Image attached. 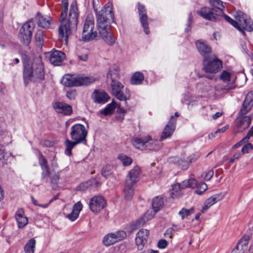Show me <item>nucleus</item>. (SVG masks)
<instances>
[{"label": "nucleus", "mask_w": 253, "mask_h": 253, "mask_svg": "<svg viewBox=\"0 0 253 253\" xmlns=\"http://www.w3.org/2000/svg\"><path fill=\"white\" fill-rule=\"evenodd\" d=\"M39 163L41 166L42 172V177H46L49 175V171L47 166V162L46 160L41 154L38 157Z\"/></svg>", "instance_id": "obj_32"}, {"label": "nucleus", "mask_w": 253, "mask_h": 253, "mask_svg": "<svg viewBox=\"0 0 253 253\" xmlns=\"http://www.w3.org/2000/svg\"><path fill=\"white\" fill-rule=\"evenodd\" d=\"M176 122V119L173 116H171L170 120L164 129L161 135V138L166 139L171 135L175 129Z\"/></svg>", "instance_id": "obj_20"}, {"label": "nucleus", "mask_w": 253, "mask_h": 253, "mask_svg": "<svg viewBox=\"0 0 253 253\" xmlns=\"http://www.w3.org/2000/svg\"><path fill=\"white\" fill-rule=\"evenodd\" d=\"M98 37V33L95 29L82 32V39L84 42H88L95 40Z\"/></svg>", "instance_id": "obj_30"}, {"label": "nucleus", "mask_w": 253, "mask_h": 253, "mask_svg": "<svg viewBox=\"0 0 253 253\" xmlns=\"http://www.w3.org/2000/svg\"><path fill=\"white\" fill-rule=\"evenodd\" d=\"M70 134L72 140L76 141L80 144L86 143L87 131L83 125L76 124L72 126Z\"/></svg>", "instance_id": "obj_7"}, {"label": "nucleus", "mask_w": 253, "mask_h": 253, "mask_svg": "<svg viewBox=\"0 0 253 253\" xmlns=\"http://www.w3.org/2000/svg\"><path fill=\"white\" fill-rule=\"evenodd\" d=\"M237 26L235 28L239 31L244 34V30H245L248 32H251L253 30V22L250 17L244 13L242 11H239L237 12L235 16Z\"/></svg>", "instance_id": "obj_6"}, {"label": "nucleus", "mask_w": 253, "mask_h": 253, "mask_svg": "<svg viewBox=\"0 0 253 253\" xmlns=\"http://www.w3.org/2000/svg\"><path fill=\"white\" fill-rule=\"evenodd\" d=\"M244 115H241L239 113V116L236 120V125L234 126V131L235 133L241 132L248 128L251 124L252 118L250 116H242Z\"/></svg>", "instance_id": "obj_13"}, {"label": "nucleus", "mask_w": 253, "mask_h": 253, "mask_svg": "<svg viewBox=\"0 0 253 253\" xmlns=\"http://www.w3.org/2000/svg\"><path fill=\"white\" fill-rule=\"evenodd\" d=\"M148 142H149V146L152 147V149H146L149 150L156 151L159 148L160 142L156 140H152L149 136V139H147Z\"/></svg>", "instance_id": "obj_47"}, {"label": "nucleus", "mask_w": 253, "mask_h": 253, "mask_svg": "<svg viewBox=\"0 0 253 253\" xmlns=\"http://www.w3.org/2000/svg\"><path fill=\"white\" fill-rule=\"evenodd\" d=\"M53 201V200H51L49 201V202L45 204H38L37 200L34 199L33 198H32V202L35 206H40L43 209L46 208L48 207L49 204Z\"/></svg>", "instance_id": "obj_51"}, {"label": "nucleus", "mask_w": 253, "mask_h": 253, "mask_svg": "<svg viewBox=\"0 0 253 253\" xmlns=\"http://www.w3.org/2000/svg\"><path fill=\"white\" fill-rule=\"evenodd\" d=\"M249 141V136H246L243 138L240 142L233 146L234 148H238L244 143L248 142Z\"/></svg>", "instance_id": "obj_52"}, {"label": "nucleus", "mask_w": 253, "mask_h": 253, "mask_svg": "<svg viewBox=\"0 0 253 253\" xmlns=\"http://www.w3.org/2000/svg\"><path fill=\"white\" fill-rule=\"evenodd\" d=\"M96 0H93V9L97 16V28L100 36L108 45H112L115 42V38L112 35L110 30V24L108 21L107 16L113 19L114 13L110 3L106 4L100 11H97L94 3ZM98 1V0H96Z\"/></svg>", "instance_id": "obj_2"}, {"label": "nucleus", "mask_w": 253, "mask_h": 253, "mask_svg": "<svg viewBox=\"0 0 253 253\" xmlns=\"http://www.w3.org/2000/svg\"><path fill=\"white\" fill-rule=\"evenodd\" d=\"M118 74L119 70L118 67L116 66L111 67L107 74V79H111L112 81H113V80H115V79L118 77Z\"/></svg>", "instance_id": "obj_41"}, {"label": "nucleus", "mask_w": 253, "mask_h": 253, "mask_svg": "<svg viewBox=\"0 0 253 253\" xmlns=\"http://www.w3.org/2000/svg\"><path fill=\"white\" fill-rule=\"evenodd\" d=\"M224 17L225 19L229 22L230 24H231L233 26H234L235 28V26H237V23L236 22V20L234 21L232 19H231L229 16H228L227 15H224Z\"/></svg>", "instance_id": "obj_53"}, {"label": "nucleus", "mask_w": 253, "mask_h": 253, "mask_svg": "<svg viewBox=\"0 0 253 253\" xmlns=\"http://www.w3.org/2000/svg\"><path fill=\"white\" fill-rule=\"evenodd\" d=\"M88 185H89L88 183H82L78 186V189L79 190H84L87 187Z\"/></svg>", "instance_id": "obj_62"}, {"label": "nucleus", "mask_w": 253, "mask_h": 253, "mask_svg": "<svg viewBox=\"0 0 253 253\" xmlns=\"http://www.w3.org/2000/svg\"><path fill=\"white\" fill-rule=\"evenodd\" d=\"M78 58L82 61H86L88 59V55L86 53L78 55Z\"/></svg>", "instance_id": "obj_60"}, {"label": "nucleus", "mask_w": 253, "mask_h": 253, "mask_svg": "<svg viewBox=\"0 0 253 253\" xmlns=\"http://www.w3.org/2000/svg\"><path fill=\"white\" fill-rule=\"evenodd\" d=\"M220 79L224 83L232 82L231 84L227 85L223 88L226 91L232 90L235 88V86L233 84L235 80V78L229 72L226 70L223 71L220 75Z\"/></svg>", "instance_id": "obj_19"}, {"label": "nucleus", "mask_w": 253, "mask_h": 253, "mask_svg": "<svg viewBox=\"0 0 253 253\" xmlns=\"http://www.w3.org/2000/svg\"><path fill=\"white\" fill-rule=\"evenodd\" d=\"M101 173L102 175L105 177H107L108 176L110 175L111 174L110 170L108 169L107 167L103 168Z\"/></svg>", "instance_id": "obj_57"}, {"label": "nucleus", "mask_w": 253, "mask_h": 253, "mask_svg": "<svg viewBox=\"0 0 253 253\" xmlns=\"http://www.w3.org/2000/svg\"><path fill=\"white\" fill-rule=\"evenodd\" d=\"M224 197V194L220 193L218 194H215L209 197L206 200L205 202H207L208 204H209L211 207L214 204L223 199Z\"/></svg>", "instance_id": "obj_36"}, {"label": "nucleus", "mask_w": 253, "mask_h": 253, "mask_svg": "<svg viewBox=\"0 0 253 253\" xmlns=\"http://www.w3.org/2000/svg\"><path fill=\"white\" fill-rule=\"evenodd\" d=\"M203 64L205 70L211 73H217L222 67V62L215 55L204 58Z\"/></svg>", "instance_id": "obj_8"}, {"label": "nucleus", "mask_w": 253, "mask_h": 253, "mask_svg": "<svg viewBox=\"0 0 253 253\" xmlns=\"http://www.w3.org/2000/svg\"><path fill=\"white\" fill-rule=\"evenodd\" d=\"M157 212L153 210H148L144 215L136 221L126 225V229L129 233H132L139 227L143 226L147 221L151 219Z\"/></svg>", "instance_id": "obj_10"}, {"label": "nucleus", "mask_w": 253, "mask_h": 253, "mask_svg": "<svg viewBox=\"0 0 253 253\" xmlns=\"http://www.w3.org/2000/svg\"><path fill=\"white\" fill-rule=\"evenodd\" d=\"M65 58L64 53L59 50L52 51L49 55V61L54 66H59Z\"/></svg>", "instance_id": "obj_22"}, {"label": "nucleus", "mask_w": 253, "mask_h": 253, "mask_svg": "<svg viewBox=\"0 0 253 253\" xmlns=\"http://www.w3.org/2000/svg\"><path fill=\"white\" fill-rule=\"evenodd\" d=\"M95 80L93 77L86 76L82 75L77 77H75L73 75H65L61 80V84L65 86L73 87L81 85H87Z\"/></svg>", "instance_id": "obj_5"}, {"label": "nucleus", "mask_w": 253, "mask_h": 253, "mask_svg": "<svg viewBox=\"0 0 253 253\" xmlns=\"http://www.w3.org/2000/svg\"><path fill=\"white\" fill-rule=\"evenodd\" d=\"M196 44L199 52L204 58L210 55L211 52V48L205 41L198 40L196 42Z\"/></svg>", "instance_id": "obj_24"}, {"label": "nucleus", "mask_w": 253, "mask_h": 253, "mask_svg": "<svg viewBox=\"0 0 253 253\" xmlns=\"http://www.w3.org/2000/svg\"><path fill=\"white\" fill-rule=\"evenodd\" d=\"M152 205L153 210L155 212H157L163 208L164 205L163 199L159 197L154 198L152 200Z\"/></svg>", "instance_id": "obj_34"}, {"label": "nucleus", "mask_w": 253, "mask_h": 253, "mask_svg": "<svg viewBox=\"0 0 253 253\" xmlns=\"http://www.w3.org/2000/svg\"><path fill=\"white\" fill-rule=\"evenodd\" d=\"M116 107V104L114 102L108 104L106 107L99 111L100 114L104 115H108L113 113L115 108Z\"/></svg>", "instance_id": "obj_40"}, {"label": "nucleus", "mask_w": 253, "mask_h": 253, "mask_svg": "<svg viewBox=\"0 0 253 253\" xmlns=\"http://www.w3.org/2000/svg\"><path fill=\"white\" fill-rule=\"evenodd\" d=\"M196 187V193L198 194H202L208 188L207 185L205 182H200L197 184L196 181V185L194 187Z\"/></svg>", "instance_id": "obj_44"}, {"label": "nucleus", "mask_w": 253, "mask_h": 253, "mask_svg": "<svg viewBox=\"0 0 253 253\" xmlns=\"http://www.w3.org/2000/svg\"><path fill=\"white\" fill-rule=\"evenodd\" d=\"M93 98L95 102L104 104L108 101L110 97L103 90H95L93 94Z\"/></svg>", "instance_id": "obj_26"}, {"label": "nucleus", "mask_w": 253, "mask_h": 253, "mask_svg": "<svg viewBox=\"0 0 253 253\" xmlns=\"http://www.w3.org/2000/svg\"><path fill=\"white\" fill-rule=\"evenodd\" d=\"M196 185V180L193 178L184 180L180 183L173 184L172 186L171 194L173 196H177L179 194L181 189H184L187 187L194 188Z\"/></svg>", "instance_id": "obj_15"}, {"label": "nucleus", "mask_w": 253, "mask_h": 253, "mask_svg": "<svg viewBox=\"0 0 253 253\" xmlns=\"http://www.w3.org/2000/svg\"><path fill=\"white\" fill-rule=\"evenodd\" d=\"M177 228L176 225L173 226L171 228H169L166 231L165 235L166 237H169L171 239L172 237L173 233L175 231L177 230Z\"/></svg>", "instance_id": "obj_49"}, {"label": "nucleus", "mask_w": 253, "mask_h": 253, "mask_svg": "<svg viewBox=\"0 0 253 253\" xmlns=\"http://www.w3.org/2000/svg\"><path fill=\"white\" fill-rule=\"evenodd\" d=\"M126 236V233L124 231H118L116 233H109L104 237L103 243L105 246H109L123 240Z\"/></svg>", "instance_id": "obj_14"}, {"label": "nucleus", "mask_w": 253, "mask_h": 253, "mask_svg": "<svg viewBox=\"0 0 253 253\" xmlns=\"http://www.w3.org/2000/svg\"><path fill=\"white\" fill-rule=\"evenodd\" d=\"M51 166L53 169H56L58 167L57 161L55 156H54L53 159L51 161Z\"/></svg>", "instance_id": "obj_59"}, {"label": "nucleus", "mask_w": 253, "mask_h": 253, "mask_svg": "<svg viewBox=\"0 0 253 253\" xmlns=\"http://www.w3.org/2000/svg\"><path fill=\"white\" fill-rule=\"evenodd\" d=\"M82 209L83 205L81 202H78L74 205L71 213L67 214L66 217L72 221H75L78 217Z\"/></svg>", "instance_id": "obj_28"}, {"label": "nucleus", "mask_w": 253, "mask_h": 253, "mask_svg": "<svg viewBox=\"0 0 253 253\" xmlns=\"http://www.w3.org/2000/svg\"><path fill=\"white\" fill-rule=\"evenodd\" d=\"M118 159L124 166H128L132 163V160L130 157L123 154H120L118 156Z\"/></svg>", "instance_id": "obj_43"}, {"label": "nucleus", "mask_w": 253, "mask_h": 253, "mask_svg": "<svg viewBox=\"0 0 253 253\" xmlns=\"http://www.w3.org/2000/svg\"><path fill=\"white\" fill-rule=\"evenodd\" d=\"M65 145L66 146V149L65 151V153L66 155L68 156H70L72 154V149L77 144H80V143H77L76 141H70L69 139H67L65 141Z\"/></svg>", "instance_id": "obj_38"}, {"label": "nucleus", "mask_w": 253, "mask_h": 253, "mask_svg": "<svg viewBox=\"0 0 253 253\" xmlns=\"http://www.w3.org/2000/svg\"><path fill=\"white\" fill-rule=\"evenodd\" d=\"M250 238V237L249 235H244L238 242V244L235 248L244 253V252L248 248V245Z\"/></svg>", "instance_id": "obj_33"}, {"label": "nucleus", "mask_w": 253, "mask_h": 253, "mask_svg": "<svg viewBox=\"0 0 253 253\" xmlns=\"http://www.w3.org/2000/svg\"><path fill=\"white\" fill-rule=\"evenodd\" d=\"M36 241L34 238L30 239L24 246L25 253H34L36 247Z\"/></svg>", "instance_id": "obj_35"}, {"label": "nucleus", "mask_w": 253, "mask_h": 253, "mask_svg": "<svg viewBox=\"0 0 253 253\" xmlns=\"http://www.w3.org/2000/svg\"><path fill=\"white\" fill-rule=\"evenodd\" d=\"M148 139L149 136L143 139L134 138L132 139V143L133 146L138 149H152V147L149 146V142H148Z\"/></svg>", "instance_id": "obj_25"}, {"label": "nucleus", "mask_w": 253, "mask_h": 253, "mask_svg": "<svg viewBox=\"0 0 253 253\" xmlns=\"http://www.w3.org/2000/svg\"><path fill=\"white\" fill-rule=\"evenodd\" d=\"M44 34L42 30H39L37 31L35 39L37 45L40 47H42V46L44 41Z\"/></svg>", "instance_id": "obj_42"}, {"label": "nucleus", "mask_w": 253, "mask_h": 253, "mask_svg": "<svg viewBox=\"0 0 253 253\" xmlns=\"http://www.w3.org/2000/svg\"><path fill=\"white\" fill-rule=\"evenodd\" d=\"M168 245V243L166 240L164 239L160 240L158 243V247L160 249L165 248Z\"/></svg>", "instance_id": "obj_56"}, {"label": "nucleus", "mask_w": 253, "mask_h": 253, "mask_svg": "<svg viewBox=\"0 0 253 253\" xmlns=\"http://www.w3.org/2000/svg\"><path fill=\"white\" fill-rule=\"evenodd\" d=\"M228 127V126H225L222 127L221 128L218 129L215 132V133H223V132H225L227 129Z\"/></svg>", "instance_id": "obj_63"}, {"label": "nucleus", "mask_w": 253, "mask_h": 253, "mask_svg": "<svg viewBox=\"0 0 253 253\" xmlns=\"http://www.w3.org/2000/svg\"><path fill=\"white\" fill-rule=\"evenodd\" d=\"M15 219L19 228H23L28 223V219L25 215L24 212L22 209H19L16 211Z\"/></svg>", "instance_id": "obj_27"}, {"label": "nucleus", "mask_w": 253, "mask_h": 253, "mask_svg": "<svg viewBox=\"0 0 253 253\" xmlns=\"http://www.w3.org/2000/svg\"><path fill=\"white\" fill-rule=\"evenodd\" d=\"M53 107L56 112L66 116H70L73 113L72 107L71 105L61 102H54L53 104Z\"/></svg>", "instance_id": "obj_17"}, {"label": "nucleus", "mask_w": 253, "mask_h": 253, "mask_svg": "<svg viewBox=\"0 0 253 253\" xmlns=\"http://www.w3.org/2000/svg\"><path fill=\"white\" fill-rule=\"evenodd\" d=\"M106 205V201L101 196H95L91 198L89 203V209L93 212H99Z\"/></svg>", "instance_id": "obj_12"}, {"label": "nucleus", "mask_w": 253, "mask_h": 253, "mask_svg": "<svg viewBox=\"0 0 253 253\" xmlns=\"http://www.w3.org/2000/svg\"><path fill=\"white\" fill-rule=\"evenodd\" d=\"M141 171L140 168L136 166L128 172L125 184L124 195L125 198L129 200L133 195V185L137 182L140 178Z\"/></svg>", "instance_id": "obj_4"}, {"label": "nucleus", "mask_w": 253, "mask_h": 253, "mask_svg": "<svg viewBox=\"0 0 253 253\" xmlns=\"http://www.w3.org/2000/svg\"><path fill=\"white\" fill-rule=\"evenodd\" d=\"M144 79L143 74L140 72L135 73L131 78V83L137 85L141 84Z\"/></svg>", "instance_id": "obj_37"}, {"label": "nucleus", "mask_w": 253, "mask_h": 253, "mask_svg": "<svg viewBox=\"0 0 253 253\" xmlns=\"http://www.w3.org/2000/svg\"><path fill=\"white\" fill-rule=\"evenodd\" d=\"M94 28V20L92 14L88 15L84 23L83 31L85 32L88 30H92Z\"/></svg>", "instance_id": "obj_31"}, {"label": "nucleus", "mask_w": 253, "mask_h": 253, "mask_svg": "<svg viewBox=\"0 0 253 253\" xmlns=\"http://www.w3.org/2000/svg\"><path fill=\"white\" fill-rule=\"evenodd\" d=\"M214 171L212 169H210L203 172L202 176L205 180L208 181L213 176Z\"/></svg>", "instance_id": "obj_48"}, {"label": "nucleus", "mask_w": 253, "mask_h": 253, "mask_svg": "<svg viewBox=\"0 0 253 253\" xmlns=\"http://www.w3.org/2000/svg\"><path fill=\"white\" fill-rule=\"evenodd\" d=\"M76 96V91L73 90H69L66 93V96L70 100L75 98Z\"/></svg>", "instance_id": "obj_54"}, {"label": "nucleus", "mask_w": 253, "mask_h": 253, "mask_svg": "<svg viewBox=\"0 0 253 253\" xmlns=\"http://www.w3.org/2000/svg\"><path fill=\"white\" fill-rule=\"evenodd\" d=\"M35 24L33 21L25 23L20 29L18 38L21 42L28 45L30 43Z\"/></svg>", "instance_id": "obj_9"}, {"label": "nucleus", "mask_w": 253, "mask_h": 253, "mask_svg": "<svg viewBox=\"0 0 253 253\" xmlns=\"http://www.w3.org/2000/svg\"><path fill=\"white\" fill-rule=\"evenodd\" d=\"M199 156L198 154H193L190 156L187 159V161L189 162V164L195 162L199 158Z\"/></svg>", "instance_id": "obj_55"}, {"label": "nucleus", "mask_w": 253, "mask_h": 253, "mask_svg": "<svg viewBox=\"0 0 253 253\" xmlns=\"http://www.w3.org/2000/svg\"><path fill=\"white\" fill-rule=\"evenodd\" d=\"M138 10L139 15L140 21L144 31L146 34L148 35L149 34V31L148 28V23L147 22L148 17L145 6L143 5H141L140 3H138Z\"/></svg>", "instance_id": "obj_16"}, {"label": "nucleus", "mask_w": 253, "mask_h": 253, "mask_svg": "<svg viewBox=\"0 0 253 253\" xmlns=\"http://www.w3.org/2000/svg\"><path fill=\"white\" fill-rule=\"evenodd\" d=\"M211 206L208 204V203L206 202H205V203L204 204V206H203L202 210H201V212L204 213L206 211H207Z\"/></svg>", "instance_id": "obj_61"}, {"label": "nucleus", "mask_w": 253, "mask_h": 253, "mask_svg": "<svg viewBox=\"0 0 253 253\" xmlns=\"http://www.w3.org/2000/svg\"><path fill=\"white\" fill-rule=\"evenodd\" d=\"M240 156V153L239 152H236L233 155L232 157L230 159V160H229V163H233L234 162V161L239 159Z\"/></svg>", "instance_id": "obj_58"}, {"label": "nucleus", "mask_w": 253, "mask_h": 253, "mask_svg": "<svg viewBox=\"0 0 253 253\" xmlns=\"http://www.w3.org/2000/svg\"><path fill=\"white\" fill-rule=\"evenodd\" d=\"M194 212V209L191 208L190 209L182 208L179 211V214L181 216L182 219H184L186 217L190 215Z\"/></svg>", "instance_id": "obj_45"}, {"label": "nucleus", "mask_w": 253, "mask_h": 253, "mask_svg": "<svg viewBox=\"0 0 253 253\" xmlns=\"http://www.w3.org/2000/svg\"><path fill=\"white\" fill-rule=\"evenodd\" d=\"M198 14L200 15L204 19L214 21H216L217 18V15L214 13L213 10L208 7H203L201 9L197 11Z\"/></svg>", "instance_id": "obj_21"}, {"label": "nucleus", "mask_w": 253, "mask_h": 253, "mask_svg": "<svg viewBox=\"0 0 253 253\" xmlns=\"http://www.w3.org/2000/svg\"><path fill=\"white\" fill-rule=\"evenodd\" d=\"M171 161L177 164V166L181 169L185 170L189 166V162L187 160H179L178 158H171Z\"/></svg>", "instance_id": "obj_39"}, {"label": "nucleus", "mask_w": 253, "mask_h": 253, "mask_svg": "<svg viewBox=\"0 0 253 253\" xmlns=\"http://www.w3.org/2000/svg\"><path fill=\"white\" fill-rule=\"evenodd\" d=\"M253 106V91L249 92L246 95L240 110L241 115L247 114Z\"/></svg>", "instance_id": "obj_23"}, {"label": "nucleus", "mask_w": 253, "mask_h": 253, "mask_svg": "<svg viewBox=\"0 0 253 253\" xmlns=\"http://www.w3.org/2000/svg\"><path fill=\"white\" fill-rule=\"evenodd\" d=\"M24 65L23 78L25 84L30 82L40 83L44 79V73L41 58L39 56L34 59L30 65L26 55L22 56Z\"/></svg>", "instance_id": "obj_3"}, {"label": "nucleus", "mask_w": 253, "mask_h": 253, "mask_svg": "<svg viewBox=\"0 0 253 253\" xmlns=\"http://www.w3.org/2000/svg\"><path fill=\"white\" fill-rule=\"evenodd\" d=\"M209 2L211 5L221 11H222L224 8L223 2L220 0H210Z\"/></svg>", "instance_id": "obj_46"}, {"label": "nucleus", "mask_w": 253, "mask_h": 253, "mask_svg": "<svg viewBox=\"0 0 253 253\" xmlns=\"http://www.w3.org/2000/svg\"><path fill=\"white\" fill-rule=\"evenodd\" d=\"M112 91L113 94L115 95L117 99L121 101H125V103H126V100L127 99V94L128 93V91L126 89V93L123 92L124 89V85L120 82L116 80H113L111 83Z\"/></svg>", "instance_id": "obj_11"}, {"label": "nucleus", "mask_w": 253, "mask_h": 253, "mask_svg": "<svg viewBox=\"0 0 253 253\" xmlns=\"http://www.w3.org/2000/svg\"><path fill=\"white\" fill-rule=\"evenodd\" d=\"M149 231L147 229H141L136 234L135 242L139 250H142L147 241Z\"/></svg>", "instance_id": "obj_18"}, {"label": "nucleus", "mask_w": 253, "mask_h": 253, "mask_svg": "<svg viewBox=\"0 0 253 253\" xmlns=\"http://www.w3.org/2000/svg\"><path fill=\"white\" fill-rule=\"evenodd\" d=\"M222 115V113L221 112H216L215 114L212 115V118L214 120H216L219 117H220Z\"/></svg>", "instance_id": "obj_64"}, {"label": "nucleus", "mask_w": 253, "mask_h": 253, "mask_svg": "<svg viewBox=\"0 0 253 253\" xmlns=\"http://www.w3.org/2000/svg\"><path fill=\"white\" fill-rule=\"evenodd\" d=\"M38 25L43 28L48 29L51 28L53 25V21L52 18L47 15L41 16L39 18Z\"/></svg>", "instance_id": "obj_29"}, {"label": "nucleus", "mask_w": 253, "mask_h": 253, "mask_svg": "<svg viewBox=\"0 0 253 253\" xmlns=\"http://www.w3.org/2000/svg\"><path fill=\"white\" fill-rule=\"evenodd\" d=\"M253 149V146L252 144L251 143H248L247 144L245 145L244 147H243L241 151L243 154H248Z\"/></svg>", "instance_id": "obj_50"}, {"label": "nucleus", "mask_w": 253, "mask_h": 253, "mask_svg": "<svg viewBox=\"0 0 253 253\" xmlns=\"http://www.w3.org/2000/svg\"><path fill=\"white\" fill-rule=\"evenodd\" d=\"M63 9L60 15V25L58 28L59 40L65 44L67 43L69 37L77 29L78 9L76 3L71 5L69 14L66 18L68 11V0H62Z\"/></svg>", "instance_id": "obj_1"}]
</instances>
